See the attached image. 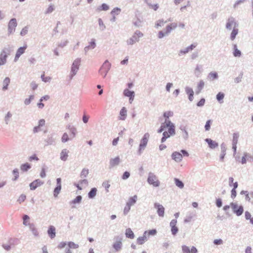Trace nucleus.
<instances>
[{"label": "nucleus", "mask_w": 253, "mask_h": 253, "mask_svg": "<svg viewBox=\"0 0 253 253\" xmlns=\"http://www.w3.org/2000/svg\"><path fill=\"white\" fill-rule=\"evenodd\" d=\"M166 127H168V130L163 132V136L161 139L162 142H164L168 138L175 134L174 126L169 120H165V123L158 130V132H162Z\"/></svg>", "instance_id": "1"}, {"label": "nucleus", "mask_w": 253, "mask_h": 253, "mask_svg": "<svg viewBox=\"0 0 253 253\" xmlns=\"http://www.w3.org/2000/svg\"><path fill=\"white\" fill-rule=\"evenodd\" d=\"M178 26V25L176 23L173 22L170 23L168 25L165 29V32H163L162 31H160L158 33V37L160 39L162 38L165 36L168 35L169 34L171 31L173 30H174L177 28Z\"/></svg>", "instance_id": "2"}, {"label": "nucleus", "mask_w": 253, "mask_h": 253, "mask_svg": "<svg viewBox=\"0 0 253 253\" xmlns=\"http://www.w3.org/2000/svg\"><path fill=\"white\" fill-rule=\"evenodd\" d=\"M231 208L233 210V212L237 215H241L244 211L243 207L242 206H239L235 203H232L230 204Z\"/></svg>", "instance_id": "3"}, {"label": "nucleus", "mask_w": 253, "mask_h": 253, "mask_svg": "<svg viewBox=\"0 0 253 253\" xmlns=\"http://www.w3.org/2000/svg\"><path fill=\"white\" fill-rule=\"evenodd\" d=\"M80 62L81 60L78 59L75 60L73 63L71 68V78H72L74 76H75L76 74L79 69Z\"/></svg>", "instance_id": "4"}, {"label": "nucleus", "mask_w": 253, "mask_h": 253, "mask_svg": "<svg viewBox=\"0 0 253 253\" xmlns=\"http://www.w3.org/2000/svg\"><path fill=\"white\" fill-rule=\"evenodd\" d=\"M148 182L154 187H158L160 185V182L156 175L150 174L148 178Z\"/></svg>", "instance_id": "5"}, {"label": "nucleus", "mask_w": 253, "mask_h": 253, "mask_svg": "<svg viewBox=\"0 0 253 253\" xmlns=\"http://www.w3.org/2000/svg\"><path fill=\"white\" fill-rule=\"evenodd\" d=\"M17 26L16 20L15 18L11 19L8 23V32L9 34H11Z\"/></svg>", "instance_id": "6"}, {"label": "nucleus", "mask_w": 253, "mask_h": 253, "mask_svg": "<svg viewBox=\"0 0 253 253\" xmlns=\"http://www.w3.org/2000/svg\"><path fill=\"white\" fill-rule=\"evenodd\" d=\"M27 45L25 44L23 46L19 47L17 49L14 58L15 61H16L18 60L20 56L25 52V50L27 49Z\"/></svg>", "instance_id": "7"}, {"label": "nucleus", "mask_w": 253, "mask_h": 253, "mask_svg": "<svg viewBox=\"0 0 253 253\" xmlns=\"http://www.w3.org/2000/svg\"><path fill=\"white\" fill-rule=\"evenodd\" d=\"M154 207L157 210V213L160 216L163 217L165 213V208L162 205L158 203H155Z\"/></svg>", "instance_id": "8"}, {"label": "nucleus", "mask_w": 253, "mask_h": 253, "mask_svg": "<svg viewBox=\"0 0 253 253\" xmlns=\"http://www.w3.org/2000/svg\"><path fill=\"white\" fill-rule=\"evenodd\" d=\"M149 138V134L148 133H145L143 137L141 139V142L139 145L140 150H141L142 148H143L146 146Z\"/></svg>", "instance_id": "9"}, {"label": "nucleus", "mask_w": 253, "mask_h": 253, "mask_svg": "<svg viewBox=\"0 0 253 253\" xmlns=\"http://www.w3.org/2000/svg\"><path fill=\"white\" fill-rule=\"evenodd\" d=\"M8 53L3 50L0 54V65H4L6 62V58Z\"/></svg>", "instance_id": "10"}, {"label": "nucleus", "mask_w": 253, "mask_h": 253, "mask_svg": "<svg viewBox=\"0 0 253 253\" xmlns=\"http://www.w3.org/2000/svg\"><path fill=\"white\" fill-rule=\"evenodd\" d=\"M124 94L126 96L129 97L130 103H131L134 97V91H130L127 89H126L124 91Z\"/></svg>", "instance_id": "11"}, {"label": "nucleus", "mask_w": 253, "mask_h": 253, "mask_svg": "<svg viewBox=\"0 0 253 253\" xmlns=\"http://www.w3.org/2000/svg\"><path fill=\"white\" fill-rule=\"evenodd\" d=\"M42 184L43 182H42L40 180L36 179L30 184V189L32 190H35L36 188Z\"/></svg>", "instance_id": "12"}, {"label": "nucleus", "mask_w": 253, "mask_h": 253, "mask_svg": "<svg viewBox=\"0 0 253 253\" xmlns=\"http://www.w3.org/2000/svg\"><path fill=\"white\" fill-rule=\"evenodd\" d=\"M137 199V197L136 195H134V196L130 197L128 201L126 204V205L127 206V211H129L130 210V207L135 203Z\"/></svg>", "instance_id": "13"}, {"label": "nucleus", "mask_w": 253, "mask_h": 253, "mask_svg": "<svg viewBox=\"0 0 253 253\" xmlns=\"http://www.w3.org/2000/svg\"><path fill=\"white\" fill-rule=\"evenodd\" d=\"M110 66V65L109 63L106 61L103 64L102 67L101 68L100 72L101 74L102 73V72L104 73V77H105L109 69Z\"/></svg>", "instance_id": "14"}, {"label": "nucleus", "mask_w": 253, "mask_h": 253, "mask_svg": "<svg viewBox=\"0 0 253 253\" xmlns=\"http://www.w3.org/2000/svg\"><path fill=\"white\" fill-rule=\"evenodd\" d=\"M172 159H173L176 162H180L183 158L182 155L177 152H174L171 155Z\"/></svg>", "instance_id": "15"}, {"label": "nucleus", "mask_w": 253, "mask_h": 253, "mask_svg": "<svg viewBox=\"0 0 253 253\" xmlns=\"http://www.w3.org/2000/svg\"><path fill=\"white\" fill-rule=\"evenodd\" d=\"M205 140L208 143L209 147L211 149H214L218 146V143L210 138H207Z\"/></svg>", "instance_id": "16"}, {"label": "nucleus", "mask_w": 253, "mask_h": 253, "mask_svg": "<svg viewBox=\"0 0 253 253\" xmlns=\"http://www.w3.org/2000/svg\"><path fill=\"white\" fill-rule=\"evenodd\" d=\"M69 151L66 149H63L60 153V159L63 161H65L67 160L68 157V154Z\"/></svg>", "instance_id": "17"}, {"label": "nucleus", "mask_w": 253, "mask_h": 253, "mask_svg": "<svg viewBox=\"0 0 253 253\" xmlns=\"http://www.w3.org/2000/svg\"><path fill=\"white\" fill-rule=\"evenodd\" d=\"M127 116V110L125 107H123L120 111L119 120H125Z\"/></svg>", "instance_id": "18"}, {"label": "nucleus", "mask_w": 253, "mask_h": 253, "mask_svg": "<svg viewBox=\"0 0 253 253\" xmlns=\"http://www.w3.org/2000/svg\"><path fill=\"white\" fill-rule=\"evenodd\" d=\"M48 235L51 238H54L55 236V228L53 226H50L47 231Z\"/></svg>", "instance_id": "19"}, {"label": "nucleus", "mask_w": 253, "mask_h": 253, "mask_svg": "<svg viewBox=\"0 0 253 253\" xmlns=\"http://www.w3.org/2000/svg\"><path fill=\"white\" fill-rule=\"evenodd\" d=\"M120 159L119 157H117L114 159H112L110 161V166L112 167H115L120 163Z\"/></svg>", "instance_id": "20"}, {"label": "nucleus", "mask_w": 253, "mask_h": 253, "mask_svg": "<svg viewBox=\"0 0 253 253\" xmlns=\"http://www.w3.org/2000/svg\"><path fill=\"white\" fill-rule=\"evenodd\" d=\"M237 23L235 22L233 19H228L227 23H226V27L227 29H230L232 26L236 27Z\"/></svg>", "instance_id": "21"}, {"label": "nucleus", "mask_w": 253, "mask_h": 253, "mask_svg": "<svg viewBox=\"0 0 253 253\" xmlns=\"http://www.w3.org/2000/svg\"><path fill=\"white\" fill-rule=\"evenodd\" d=\"M147 240V237L144 233L143 236L139 237L137 240V243L139 245H142Z\"/></svg>", "instance_id": "22"}, {"label": "nucleus", "mask_w": 253, "mask_h": 253, "mask_svg": "<svg viewBox=\"0 0 253 253\" xmlns=\"http://www.w3.org/2000/svg\"><path fill=\"white\" fill-rule=\"evenodd\" d=\"M221 153L220 156V160L221 161H223L224 157L226 155V147L224 146L221 145Z\"/></svg>", "instance_id": "23"}, {"label": "nucleus", "mask_w": 253, "mask_h": 253, "mask_svg": "<svg viewBox=\"0 0 253 253\" xmlns=\"http://www.w3.org/2000/svg\"><path fill=\"white\" fill-rule=\"evenodd\" d=\"M126 235L127 238L130 239H133L134 237L133 232L130 228H127L126 229Z\"/></svg>", "instance_id": "24"}, {"label": "nucleus", "mask_w": 253, "mask_h": 253, "mask_svg": "<svg viewBox=\"0 0 253 253\" xmlns=\"http://www.w3.org/2000/svg\"><path fill=\"white\" fill-rule=\"evenodd\" d=\"M121 9L118 7H115L113 8V9L111 11V14L113 16L114 20H115L116 18L115 17V15L119 14L121 12Z\"/></svg>", "instance_id": "25"}, {"label": "nucleus", "mask_w": 253, "mask_h": 253, "mask_svg": "<svg viewBox=\"0 0 253 253\" xmlns=\"http://www.w3.org/2000/svg\"><path fill=\"white\" fill-rule=\"evenodd\" d=\"M186 93L189 94V99L191 101L193 99L194 92L192 88H186Z\"/></svg>", "instance_id": "26"}, {"label": "nucleus", "mask_w": 253, "mask_h": 253, "mask_svg": "<svg viewBox=\"0 0 253 253\" xmlns=\"http://www.w3.org/2000/svg\"><path fill=\"white\" fill-rule=\"evenodd\" d=\"M30 168H31V166L28 163H25V164H22L20 167L21 170L23 171H26Z\"/></svg>", "instance_id": "27"}, {"label": "nucleus", "mask_w": 253, "mask_h": 253, "mask_svg": "<svg viewBox=\"0 0 253 253\" xmlns=\"http://www.w3.org/2000/svg\"><path fill=\"white\" fill-rule=\"evenodd\" d=\"M238 29L236 28V27H234L233 30H232V32L231 34L230 38L231 40L233 41L236 36V35L238 34Z\"/></svg>", "instance_id": "28"}, {"label": "nucleus", "mask_w": 253, "mask_h": 253, "mask_svg": "<svg viewBox=\"0 0 253 253\" xmlns=\"http://www.w3.org/2000/svg\"><path fill=\"white\" fill-rule=\"evenodd\" d=\"M23 224L25 226H29L30 227V225L31 224L29 223L30 217L27 215H25L23 217Z\"/></svg>", "instance_id": "29"}, {"label": "nucleus", "mask_w": 253, "mask_h": 253, "mask_svg": "<svg viewBox=\"0 0 253 253\" xmlns=\"http://www.w3.org/2000/svg\"><path fill=\"white\" fill-rule=\"evenodd\" d=\"M145 234L147 236V237H149V236H154L156 234L157 231L156 229H152L149 231H146L144 232Z\"/></svg>", "instance_id": "30"}, {"label": "nucleus", "mask_w": 253, "mask_h": 253, "mask_svg": "<svg viewBox=\"0 0 253 253\" xmlns=\"http://www.w3.org/2000/svg\"><path fill=\"white\" fill-rule=\"evenodd\" d=\"M10 83V79L9 78H5L3 82V89L6 90L7 89V86Z\"/></svg>", "instance_id": "31"}, {"label": "nucleus", "mask_w": 253, "mask_h": 253, "mask_svg": "<svg viewBox=\"0 0 253 253\" xmlns=\"http://www.w3.org/2000/svg\"><path fill=\"white\" fill-rule=\"evenodd\" d=\"M233 55L235 57H240L241 55V52L237 49V45L236 44L234 45Z\"/></svg>", "instance_id": "32"}, {"label": "nucleus", "mask_w": 253, "mask_h": 253, "mask_svg": "<svg viewBox=\"0 0 253 253\" xmlns=\"http://www.w3.org/2000/svg\"><path fill=\"white\" fill-rule=\"evenodd\" d=\"M97 192V189L95 188H92L90 191L88 193V197L90 198H94Z\"/></svg>", "instance_id": "33"}, {"label": "nucleus", "mask_w": 253, "mask_h": 253, "mask_svg": "<svg viewBox=\"0 0 253 253\" xmlns=\"http://www.w3.org/2000/svg\"><path fill=\"white\" fill-rule=\"evenodd\" d=\"M239 134L235 133L233 135L232 144L237 145L238 141Z\"/></svg>", "instance_id": "34"}, {"label": "nucleus", "mask_w": 253, "mask_h": 253, "mask_svg": "<svg viewBox=\"0 0 253 253\" xmlns=\"http://www.w3.org/2000/svg\"><path fill=\"white\" fill-rule=\"evenodd\" d=\"M174 181H175V183L177 187H178L180 188H183L184 184H183V182L179 180L177 178H174Z\"/></svg>", "instance_id": "35"}, {"label": "nucleus", "mask_w": 253, "mask_h": 253, "mask_svg": "<svg viewBox=\"0 0 253 253\" xmlns=\"http://www.w3.org/2000/svg\"><path fill=\"white\" fill-rule=\"evenodd\" d=\"M68 128L69 129V130L71 133V138L74 137L75 136L76 131H77L76 128H75L73 126H70L68 127Z\"/></svg>", "instance_id": "36"}, {"label": "nucleus", "mask_w": 253, "mask_h": 253, "mask_svg": "<svg viewBox=\"0 0 253 253\" xmlns=\"http://www.w3.org/2000/svg\"><path fill=\"white\" fill-rule=\"evenodd\" d=\"M133 23L136 26H139L141 23L140 19L138 18L136 14L135 15V17L133 19Z\"/></svg>", "instance_id": "37"}, {"label": "nucleus", "mask_w": 253, "mask_h": 253, "mask_svg": "<svg viewBox=\"0 0 253 253\" xmlns=\"http://www.w3.org/2000/svg\"><path fill=\"white\" fill-rule=\"evenodd\" d=\"M69 247L71 249H77L79 248V245L72 242H69L68 244Z\"/></svg>", "instance_id": "38"}, {"label": "nucleus", "mask_w": 253, "mask_h": 253, "mask_svg": "<svg viewBox=\"0 0 253 253\" xmlns=\"http://www.w3.org/2000/svg\"><path fill=\"white\" fill-rule=\"evenodd\" d=\"M30 228L32 231L34 235L37 236L38 235V232L33 224L30 225Z\"/></svg>", "instance_id": "39"}, {"label": "nucleus", "mask_w": 253, "mask_h": 253, "mask_svg": "<svg viewBox=\"0 0 253 253\" xmlns=\"http://www.w3.org/2000/svg\"><path fill=\"white\" fill-rule=\"evenodd\" d=\"M61 189V185H57L54 190V196L57 197Z\"/></svg>", "instance_id": "40"}, {"label": "nucleus", "mask_w": 253, "mask_h": 253, "mask_svg": "<svg viewBox=\"0 0 253 253\" xmlns=\"http://www.w3.org/2000/svg\"><path fill=\"white\" fill-rule=\"evenodd\" d=\"M122 246V243L120 241H118L116 242L114 245V248L117 250L118 251L121 249Z\"/></svg>", "instance_id": "41"}, {"label": "nucleus", "mask_w": 253, "mask_h": 253, "mask_svg": "<svg viewBox=\"0 0 253 253\" xmlns=\"http://www.w3.org/2000/svg\"><path fill=\"white\" fill-rule=\"evenodd\" d=\"M109 9V6L106 3L102 4L100 8L99 9V11L104 10L106 11Z\"/></svg>", "instance_id": "42"}, {"label": "nucleus", "mask_w": 253, "mask_h": 253, "mask_svg": "<svg viewBox=\"0 0 253 253\" xmlns=\"http://www.w3.org/2000/svg\"><path fill=\"white\" fill-rule=\"evenodd\" d=\"M204 82L202 81H201L198 84V91L197 92V93H199L201 91V90L202 89V88H203L204 86Z\"/></svg>", "instance_id": "43"}, {"label": "nucleus", "mask_w": 253, "mask_h": 253, "mask_svg": "<svg viewBox=\"0 0 253 253\" xmlns=\"http://www.w3.org/2000/svg\"><path fill=\"white\" fill-rule=\"evenodd\" d=\"M224 94L223 93L219 92L216 95V99L219 102H221L224 98Z\"/></svg>", "instance_id": "44"}, {"label": "nucleus", "mask_w": 253, "mask_h": 253, "mask_svg": "<svg viewBox=\"0 0 253 253\" xmlns=\"http://www.w3.org/2000/svg\"><path fill=\"white\" fill-rule=\"evenodd\" d=\"M173 115V113L171 111H168L166 112H165L164 114V116L166 118V120H168L169 118V117H171Z\"/></svg>", "instance_id": "45"}, {"label": "nucleus", "mask_w": 253, "mask_h": 253, "mask_svg": "<svg viewBox=\"0 0 253 253\" xmlns=\"http://www.w3.org/2000/svg\"><path fill=\"white\" fill-rule=\"evenodd\" d=\"M166 22H165L163 20H159L157 21L156 24V27L157 28H159V27H162L164 25Z\"/></svg>", "instance_id": "46"}, {"label": "nucleus", "mask_w": 253, "mask_h": 253, "mask_svg": "<svg viewBox=\"0 0 253 253\" xmlns=\"http://www.w3.org/2000/svg\"><path fill=\"white\" fill-rule=\"evenodd\" d=\"M69 136H68V135L67 134V133H64L62 136V138H61L62 141L63 142H66L68 140H69Z\"/></svg>", "instance_id": "47"}, {"label": "nucleus", "mask_w": 253, "mask_h": 253, "mask_svg": "<svg viewBox=\"0 0 253 253\" xmlns=\"http://www.w3.org/2000/svg\"><path fill=\"white\" fill-rule=\"evenodd\" d=\"M183 253H190V250L189 248L186 246H183L182 247Z\"/></svg>", "instance_id": "48"}, {"label": "nucleus", "mask_w": 253, "mask_h": 253, "mask_svg": "<svg viewBox=\"0 0 253 253\" xmlns=\"http://www.w3.org/2000/svg\"><path fill=\"white\" fill-rule=\"evenodd\" d=\"M82 197L81 196H78L73 201V204L79 203L82 200Z\"/></svg>", "instance_id": "49"}, {"label": "nucleus", "mask_w": 253, "mask_h": 253, "mask_svg": "<svg viewBox=\"0 0 253 253\" xmlns=\"http://www.w3.org/2000/svg\"><path fill=\"white\" fill-rule=\"evenodd\" d=\"M34 99V96L33 95H31L29 98H27L24 101V103L26 104V105H28L29 104L31 101Z\"/></svg>", "instance_id": "50"}, {"label": "nucleus", "mask_w": 253, "mask_h": 253, "mask_svg": "<svg viewBox=\"0 0 253 253\" xmlns=\"http://www.w3.org/2000/svg\"><path fill=\"white\" fill-rule=\"evenodd\" d=\"M41 78L42 81L44 82H48L51 80V78L50 77H45L44 74L42 75Z\"/></svg>", "instance_id": "51"}, {"label": "nucleus", "mask_w": 253, "mask_h": 253, "mask_svg": "<svg viewBox=\"0 0 253 253\" xmlns=\"http://www.w3.org/2000/svg\"><path fill=\"white\" fill-rule=\"evenodd\" d=\"M210 78L211 80H214L217 78V74L215 72H211L209 75Z\"/></svg>", "instance_id": "52"}, {"label": "nucleus", "mask_w": 253, "mask_h": 253, "mask_svg": "<svg viewBox=\"0 0 253 253\" xmlns=\"http://www.w3.org/2000/svg\"><path fill=\"white\" fill-rule=\"evenodd\" d=\"M13 173L14 175L13 180H16L19 176V172L17 169H15L13 170Z\"/></svg>", "instance_id": "53"}, {"label": "nucleus", "mask_w": 253, "mask_h": 253, "mask_svg": "<svg viewBox=\"0 0 253 253\" xmlns=\"http://www.w3.org/2000/svg\"><path fill=\"white\" fill-rule=\"evenodd\" d=\"M171 231L172 234L173 235H175L177 233L178 229L177 227L176 226H175L174 227H172L171 228Z\"/></svg>", "instance_id": "54"}, {"label": "nucleus", "mask_w": 253, "mask_h": 253, "mask_svg": "<svg viewBox=\"0 0 253 253\" xmlns=\"http://www.w3.org/2000/svg\"><path fill=\"white\" fill-rule=\"evenodd\" d=\"M211 120H208L206 122V125L205 126L206 130H210V127H211Z\"/></svg>", "instance_id": "55"}, {"label": "nucleus", "mask_w": 253, "mask_h": 253, "mask_svg": "<svg viewBox=\"0 0 253 253\" xmlns=\"http://www.w3.org/2000/svg\"><path fill=\"white\" fill-rule=\"evenodd\" d=\"M103 186L105 188L107 191H108L110 185L108 181H105L103 183Z\"/></svg>", "instance_id": "56"}, {"label": "nucleus", "mask_w": 253, "mask_h": 253, "mask_svg": "<svg viewBox=\"0 0 253 253\" xmlns=\"http://www.w3.org/2000/svg\"><path fill=\"white\" fill-rule=\"evenodd\" d=\"M31 87L33 90H35L38 86V84H37L35 82H33L31 83Z\"/></svg>", "instance_id": "57"}, {"label": "nucleus", "mask_w": 253, "mask_h": 253, "mask_svg": "<svg viewBox=\"0 0 253 253\" xmlns=\"http://www.w3.org/2000/svg\"><path fill=\"white\" fill-rule=\"evenodd\" d=\"M98 23H99V26L101 27L102 30H103L105 28V26L103 22L101 19L100 18L98 19Z\"/></svg>", "instance_id": "58"}, {"label": "nucleus", "mask_w": 253, "mask_h": 253, "mask_svg": "<svg viewBox=\"0 0 253 253\" xmlns=\"http://www.w3.org/2000/svg\"><path fill=\"white\" fill-rule=\"evenodd\" d=\"M213 243L215 245H218L223 244V241L221 239H215L214 240Z\"/></svg>", "instance_id": "59"}, {"label": "nucleus", "mask_w": 253, "mask_h": 253, "mask_svg": "<svg viewBox=\"0 0 253 253\" xmlns=\"http://www.w3.org/2000/svg\"><path fill=\"white\" fill-rule=\"evenodd\" d=\"M245 0H238L234 4V7L236 8L240 3L244 2Z\"/></svg>", "instance_id": "60"}, {"label": "nucleus", "mask_w": 253, "mask_h": 253, "mask_svg": "<svg viewBox=\"0 0 253 253\" xmlns=\"http://www.w3.org/2000/svg\"><path fill=\"white\" fill-rule=\"evenodd\" d=\"M88 174V170L83 169L81 172V175L85 177Z\"/></svg>", "instance_id": "61"}, {"label": "nucleus", "mask_w": 253, "mask_h": 253, "mask_svg": "<svg viewBox=\"0 0 253 253\" xmlns=\"http://www.w3.org/2000/svg\"><path fill=\"white\" fill-rule=\"evenodd\" d=\"M29 160L30 161H32L33 160L38 161L39 158L37 157V156L35 154H34L33 156L29 157Z\"/></svg>", "instance_id": "62"}, {"label": "nucleus", "mask_w": 253, "mask_h": 253, "mask_svg": "<svg viewBox=\"0 0 253 253\" xmlns=\"http://www.w3.org/2000/svg\"><path fill=\"white\" fill-rule=\"evenodd\" d=\"M26 198V197L25 195H21L19 198L18 201L20 203H21L25 200Z\"/></svg>", "instance_id": "63"}, {"label": "nucleus", "mask_w": 253, "mask_h": 253, "mask_svg": "<svg viewBox=\"0 0 253 253\" xmlns=\"http://www.w3.org/2000/svg\"><path fill=\"white\" fill-rule=\"evenodd\" d=\"M205 102V100L204 98L201 99L197 103V106H202L204 105Z\"/></svg>", "instance_id": "64"}]
</instances>
